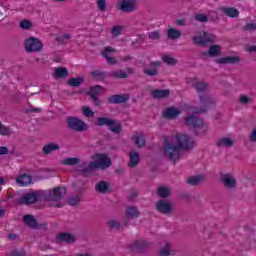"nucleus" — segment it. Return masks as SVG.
Listing matches in <instances>:
<instances>
[{
  "label": "nucleus",
  "mask_w": 256,
  "mask_h": 256,
  "mask_svg": "<svg viewBox=\"0 0 256 256\" xmlns=\"http://www.w3.org/2000/svg\"><path fill=\"white\" fill-rule=\"evenodd\" d=\"M65 193H67V190L65 188H54L50 191L49 199L50 201H61Z\"/></svg>",
  "instance_id": "13"
},
{
  "label": "nucleus",
  "mask_w": 256,
  "mask_h": 256,
  "mask_svg": "<svg viewBox=\"0 0 256 256\" xmlns=\"http://www.w3.org/2000/svg\"><path fill=\"white\" fill-rule=\"evenodd\" d=\"M156 209L159 213L169 215L173 211V204L167 200H160L156 203Z\"/></svg>",
  "instance_id": "10"
},
{
  "label": "nucleus",
  "mask_w": 256,
  "mask_h": 256,
  "mask_svg": "<svg viewBox=\"0 0 256 256\" xmlns=\"http://www.w3.org/2000/svg\"><path fill=\"white\" fill-rule=\"evenodd\" d=\"M77 237L72 233H60L56 237V243H75Z\"/></svg>",
  "instance_id": "12"
},
{
  "label": "nucleus",
  "mask_w": 256,
  "mask_h": 256,
  "mask_svg": "<svg viewBox=\"0 0 256 256\" xmlns=\"http://www.w3.org/2000/svg\"><path fill=\"white\" fill-rule=\"evenodd\" d=\"M219 11L220 13H223V15H226V17H239V10L233 7H220Z\"/></svg>",
  "instance_id": "17"
},
{
  "label": "nucleus",
  "mask_w": 256,
  "mask_h": 256,
  "mask_svg": "<svg viewBox=\"0 0 256 256\" xmlns=\"http://www.w3.org/2000/svg\"><path fill=\"white\" fill-rule=\"evenodd\" d=\"M96 125H98V127H108L112 133H116L117 135L121 133L122 129L119 122H116L114 119L109 117H99L97 119Z\"/></svg>",
  "instance_id": "3"
},
{
  "label": "nucleus",
  "mask_w": 256,
  "mask_h": 256,
  "mask_svg": "<svg viewBox=\"0 0 256 256\" xmlns=\"http://www.w3.org/2000/svg\"><path fill=\"white\" fill-rule=\"evenodd\" d=\"M215 40V35L207 34V32H200L193 37V41L196 45H207V43H214Z\"/></svg>",
  "instance_id": "7"
},
{
  "label": "nucleus",
  "mask_w": 256,
  "mask_h": 256,
  "mask_svg": "<svg viewBox=\"0 0 256 256\" xmlns=\"http://www.w3.org/2000/svg\"><path fill=\"white\" fill-rule=\"evenodd\" d=\"M126 217L128 219H137V217H139V211L137 208L129 206L126 208Z\"/></svg>",
  "instance_id": "31"
},
{
  "label": "nucleus",
  "mask_w": 256,
  "mask_h": 256,
  "mask_svg": "<svg viewBox=\"0 0 256 256\" xmlns=\"http://www.w3.org/2000/svg\"><path fill=\"white\" fill-rule=\"evenodd\" d=\"M239 101L240 103L244 104V105H247V103H253V100L249 97H247L246 95H241L239 97Z\"/></svg>",
  "instance_id": "51"
},
{
  "label": "nucleus",
  "mask_w": 256,
  "mask_h": 256,
  "mask_svg": "<svg viewBox=\"0 0 256 256\" xmlns=\"http://www.w3.org/2000/svg\"><path fill=\"white\" fill-rule=\"evenodd\" d=\"M159 255L160 256H169V255H171V244L166 243L163 247H161L160 250H159Z\"/></svg>",
  "instance_id": "38"
},
{
  "label": "nucleus",
  "mask_w": 256,
  "mask_h": 256,
  "mask_svg": "<svg viewBox=\"0 0 256 256\" xmlns=\"http://www.w3.org/2000/svg\"><path fill=\"white\" fill-rule=\"evenodd\" d=\"M68 129L71 131H76V133H83V131H87L88 126L83 120L70 116L66 119Z\"/></svg>",
  "instance_id": "4"
},
{
  "label": "nucleus",
  "mask_w": 256,
  "mask_h": 256,
  "mask_svg": "<svg viewBox=\"0 0 256 256\" xmlns=\"http://www.w3.org/2000/svg\"><path fill=\"white\" fill-rule=\"evenodd\" d=\"M25 255L24 251H19V250H13L11 253V256H23Z\"/></svg>",
  "instance_id": "55"
},
{
  "label": "nucleus",
  "mask_w": 256,
  "mask_h": 256,
  "mask_svg": "<svg viewBox=\"0 0 256 256\" xmlns=\"http://www.w3.org/2000/svg\"><path fill=\"white\" fill-rule=\"evenodd\" d=\"M203 179H205L203 176H193L188 178V183L189 185H199Z\"/></svg>",
  "instance_id": "41"
},
{
  "label": "nucleus",
  "mask_w": 256,
  "mask_h": 256,
  "mask_svg": "<svg viewBox=\"0 0 256 256\" xmlns=\"http://www.w3.org/2000/svg\"><path fill=\"white\" fill-rule=\"evenodd\" d=\"M168 39H179L181 37V30L175 28H169L167 31Z\"/></svg>",
  "instance_id": "34"
},
{
  "label": "nucleus",
  "mask_w": 256,
  "mask_h": 256,
  "mask_svg": "<svg viewBox=\"0 0 256 256\" xmlns=\"http://www.w3.org/2000/svg\"><path fill=\"white\" fill-rule=\"evenodd\" d=\"M111 53H115V49L111 47H105L102 51V55L107 60V63H109L110 65H115V63H117V60L111 57Z\"/></svg>",
  "instance_id": "19"
},
{
  "label": "nucleus",
  "mask_w": 256,
  "mask_h": 256,
  "mask_svg": "<svg viewBox=\"0 0 256 256\" xmlns=\"http://www.w3.org/2000/svg\"><path fill=\"white\" fill-rule=\"evenodd\" d=\"M195 147L193 137L185 133H176L169 141H166L163 148V155L172 163L181 159V151H191Z\"/></svg>",
  "instance_id": "1"
},
{
  "label": "nucleus",
  "mask_w": 256,
  "mask_h": 256,
  "mask_svg": "<svg viewBox=\"0 0 256 256\" xmlns=\"http://www.w3.org/2000/svg\"><path fill=\"white\" fill-rule=\"evenodd\" d=\"M159 197H169L171 195V189L169 187H160L158 188Z\"/></svg>",
  "instance_id": "39"
},
{
  "label": "nucleus",
  "mask_w": 256,
  "mask_h": 256,
  "mask_svg": "<svg viewBox=\"0 0 256 256\" xmlns=\"http://www.w3.org/2000/svg\"><path fill=\"white\" fill-rule=\"evenodd\" d=\"M93 79H95V81H103L105 79V77H107V74H105L104 72H101L99 70H94L91 73Z\"/></svg>",
  "instance_id": "36"
},
{
  "label": "nucleus",
  "mask_w": 256,
  "mask_h": 256,
  "mask_svg": "<svg viewBox=\"0 0 256 256\" xmlns=\"http://www.w3.org/2000/svg\"><path fill=\"white\" fill-rule=\"evenodd\" d=\"M194 21H198V23H207V21H209V16L207 14L204 13H196L193 16Z\"/></svg>",
  "instance_id": "35"
},
{
  "label": "nucleus",
  "mask_w": 256,
  "mask_h": 256,
  "mask_svg": "<svg viewBox=\"0 0 256 256\" xmlns=\"http://www.w3.org/2000/svg\"><path fill=\"white\" fill-rule=\"evenodd\" d=\"M94 161L91 162L86 170L83 171L84 175L86 171H95L97 169H109L111 167V158L106 154H95L91 157Z\"/></svg>",
  "instance_id": "2"
},
{
  "label": "nucleus",
  "mask_w": 256,
  "mask_h": 256,
  "mask_svg": "<svg viewBox=\"0 0 256 256\" xmlns=\"http://www.w3.org/2000/svg\"><path fill=\"white\" fill-rule=\"evenodd\" d=\"M8 238H9V239H15V234H9V235H8Z\"/></svg>",
  "instance_id": "59"
},
{
  "label": "nucleus",
  "mask_w": 256,
  "mask_h": 256,
  "mask_svg": "<svg viewBox=\"0 0 256 256\" xmlns=\"http://www.w3.org/2000/svg\"><path fill=\"white\" fill-rule=\"evenodd\" d=\"M111 33H112L113 37H119V35H121L123 33V26H114L111 29Z\"/></svg>",
  "instance_id": "43"
},
{
  "label": "nucleus",
  "mask_w": 256,
  "mask_h": 256,
  "mask_svg": "<svg viewBox=\"0 0 256 256\" xmlns=\"http://www.w3.org/2000/svg\"><path fill=\"white\" fill-rule=\"evenodd\" d=\"M107 225L110 229H119V227H121V224H119V222H117L116 220H109L107 222Z\"/></svg>",
  "instance_id": "48"
},
{
  "label": "nucleus",
  "mask_w": 256,
  "mask_h": 256,
  "mask_svg": "<svg viewBox=\"0 0 256 256\" xmlns=\"http://www.w3.org/2000/svg\"><path fill=\"white\" fill-rule=\"evenodd\" d=\"M61 149V146L57 143H48L45 146H43L42 151L44 155H51L53 151H59Z\"/></svg>",
  "instance_id": "24"
},
{
  "label": "nucleus",
  "mask_w": 256,
  "mask_h": 256,
  "mask_svg": "<svg viewBox=\"0 0 256 256\" xmlns=\"http://www.w3.org/2000/svg\"><path fill=\"white\" fill-rule=\"evenodd\" d=\"M82 113L84 117H95V112H93V110L87 106L82 107Z\"/></svg>",
  "instance_id": "42"
},
{
  "label": "nucleus",
  "mask_w": 256,
  "mask_h": 256,
  "mask_svg": "<svg viewBox=\"0 0 256 256\" xmlns=\"http://www.w3.org/2000/svg\"><path fill=\"white\" fill-rule=\"evenodd\" d=\"M95 189L98 193H109V183L106 181L98 182Z\"/></svg>",
  "instance_id": "32"
},
{
  "label": "nucleus",
  "mask_w": 256,
  "mask_h": 256,
  "mask_svg": "<svg viewBox=\"0 0 256 256\" xmlns=\"http://www.w3.org/2000/svg\"><path fill=\"white\" fill-rule=\"evenodd\" d=\"M81 83H83L82 77L70 78L68 80V85H70L71 87H79Z\"/></svg>",
  "instance_id": "40"
},
{
  "label": "nucleus",
  "mask_w": 256,
  "mask_h": 256,
  "mask_svg": "<svg viewBox=\"0 0 256 256\" xmlns=\"http://www.w3.org/2000/svg\"><path fill=\"white\" fill-rule=\"evenodd\" d=\"M148 38L152 41H157V39L161 38V33L159 31H153L148 34Z\"/></svg>",
  "instance_id": "47"
},
{
  "label": "nucleus",
  "mask_w": 256,
  "mask_h": 256,
  "mask_svg": "<svg viewBox=\"0 0 256 256\" xmlns=\"http://www.w3.org/2000/svg\"><path fill=\"white\" fill-rule=\"evenodd\" d=\"M109 103H127L129 94L113 95L108 99Z\"/></svg>",
  "instance_id": "25"
},
{
  "label": "nucleus",
  "mask_w": 256,
  "mask_h": 256,
  "mask_svg": "<svg viewBox=\"0 0 256 256\" xmlns=\"http://www.w3.org/2000/svg\"><path fill=\"white\" fill-rule=\"evenodd\" d=\"M130 160L128 162V166L133 168L139 165L140 156L137 151H131L129 154Z\"/></svg>",
  "instance_id": "26"
},
{
  "label": "nucleus",
  "mask_w": 256,
  "mask_h": 256,
  "mask_svg": "<svg viewBox=\"0 0 256 256\" xmlns=\"http://www.w3.org/2000/svg\"><path fill=\"white\" fill-rule=\"evenodd\" d=\"M79 163H81V159L79 157H68L61 160V165H67L68 167L79 165Z\"/></svg>",
  "instance_id": "29"
},
{
  "label": "nucleus",
  "mask_w": 256,
  "mask_h": 256,
  "mask_svg": "<svg viewBox=\"0 0 256 256\" xmlns=\"http://www.w3.org/2000/svg\"><path fill=\"white\" fill-rule=\"evenodd\" d=\"M250 141L256 143V128H254L250 134Z\"/></svg>",
  "instance_id": "54"
},
{
  "label": "nucleus",
  "mask_w": 256,
  "mask_h": 256,
  "mask_svg": "<svg viewBox=\"0 0 256 256\" xmlns=\"http://www.w3.org/2000/svg\"><path fill=\"white\" fill-rule=\"evenodd\" d=\"M103 92V87L100 85H96L91 88L90 95L96 105V107H99V99H97V95H100Z\"/></svg>",
  "instance_id": "21"
},
{
  "label": "nucleus",
  "mask_w": 256,
  "mask_h": 256,
  "mask_svg": "<svg viewBox=\"0 0 256 256\" xmlns=\"http://www.w3.org/2000/svg\"><path fill=\"white\" fill-rule=\"evenodd\" d=\"M21 29H31L33 27V24L29 20H23L20 22Z\"/></svg>",
  "instance_id": "49"
},
{
  "label": "nucleus",
  "mask_w": 256,
  "mask_h": 256,
  "mask_svg": "<svg viewBox=\"0 0 256 256\" xmlns=\"http://www.w3.org/2000/svg\"><path fill=\"white\" fill-rule=\"evenodd\" d=\"M3 215H5V211L4 210H0V217H3Z\"/></svg>",
  "instance_id": "61"
},
{
  "label": "nucleus",
  "mask_w": 256,
  "mask_h": 256,
  "mask_svg": "<svg viewBox=\"0 0 256 256\" xmlns=\"http://www.w3.org/2000/svg\"><path fill=\"white\" fill-rule=\"evenodd\" d=\"M64 39H71V35L69 34L64 35Z\"/></svg>",
  "instance_id": "60"
},
{
  "label": "nucleus",
  "mask_w": 256,
  "mask_h": 256,
  "mask_svg": "<svg viewBox=\"0 0 256 256\" xmlns=\"http://www.w3.org/2000/svg\"><path fill=\"white\" fill-rule=\"evenodd\" d=\"M133 73V68H128L125 70H115L110 73L112 77H116V79H127L129 75Z\"/></svg>",
  "instance_id": "16"
},
{
  "label": "nucleus",
  "mask_w": 256,
  "mask_h": 256,
  "mask_svg": "<svg viewBox=\"0 0 256 256\" xmlns=\"http://www.w3.org/2000/svg\"><path fill=\"white\" fill-rule=\"evenodd\" d=\"M76 256H91V254H77Z\"/></svg>",
  "instance_id": "62"
},
{
  "label": "nucleus",
  "mask_w": 256,
  "mask_h": 256,
  "mask_svg": "<svg viewBox=\"0 0 256 256\" xmlns=\"http://www.w3.org/2000/svg\"><path fill=\"white\" fill-rule=\"evenodd\" d=\"M98 9L100 11H105L107 9V1L106 0H97Z\"/></svg>",
  "instance_id": "50"
},
{
  "label": "nucleus",
  "mask_w": 256,
  "mask_h": 256,
  "mask_svg": "<svg viewBox=\"0 0 256 256\" xmlns=\"http://www.w3.org/2000/svg\"><path fill=\"white\" fill-rule=\"evenodd\" d=\"M244 31H256V24L255 23H248L244 27Z\"/></svg>",
  "instance_id": "53"
},
{
  "label": "nucleus",
  "mask_w": 256,
  "mask_h": 256,
  "mask_svg": "<svg viewBox=\"0 0 256 256\" xmlns=\"http://www.w3.org/2000/svg\"><path fill=\"white\" fill-rule=\"evenodd\" d=\"M220 181L224 185V187H226V189H235L237 187V179L233 174H221Z\"/></svg>",
  "instance_id": "9"
},
{
  "label": "nucleus",
  "mask_w": 256,
  "mask_h": 256,
  "mask_svg": "<svg viewBox=\"0 0 256 256\" xmlns=\"http://www.w3.org/2000/svg\"><path fill=\"white\" fill-rule=\"evenodd\" d=\"M117 6L122 13H135L139 9V2L137 0H118Z\"/></svg>",
  "instance_id": "5"
},
{
  "label": "nucleus",
  "mask_w": 256,
  "mask_h": 256,
  "mask_svg": "<svg viewBox=\"0 0 256 256\" xmlns=\"http://www.w3.org/2000/svg\"><path fill=\"white\" fill-rule=\"evenodd\" d=\"M33 111H34L35 113H39V111H41V109L36 108V109H34Z\"/></svg>",
  "instance_id": "63"
},
{
  "label": "nucleus",
  "mask_w": 256,
  "mask_h": 256,
  "mask_svg": "<svg viewBox=\"0 0 256 256\" xmlns=\"http://www.w3.org/2000/svg\"><path fill=\"white\" fill-rule=\"evenodd\" d=\"M185 123L190 127H194V129H203V131H207L208 129L207 124H205L201 118H197L196 116L185 117Z\"/></svg>",
  "instance_id": "8"
},
{
  "label": "nucleus",
  "mask_w": 256,
  "mask_h": 256,
  "mask_svg": "<svg viewBox=\"0 0 256 256\" xmlns=\"http://www.w3.org/2000/svg\"><path fill=\"white\" fill-rule=\"evenodd\" d=\"M170 93L171 92L167 89H153L150 91V95H152L154 99H165V97H169Z\"/></svg>",
  "instance_id": "18"
},
{
  "label": "nucleus",
  "mask_w": 256,
  "mask_h": 256,
  "mask_svg": "<svg viewBox=\"0 0 256 256\" xmlns=\"http://www.w3.org/2000/svg\"><path fill=\"white\" fill-rule=\"evenodd\" d=\"M32 181L33 178L27 174H22L16 178V183L17 185H20V187H27V185H30Z\"/></svg>",
  "instance_id": "20"
},
{
  "label": "nucleus",
  "mask_w": 256,
  "mask_h": 256,
  "mask_svg": "<svg viewBox=\"0 0 256 256\" xmlns=\"http://www.w3.org/2000/svg\"><path fill=\"white\" fill-rule=\"evenodd\" d=\"M209 86H207V84H205V82H197L195 85L196 90L201 93L203 91H207Z\"/></svg>",
  "instance_id": "44"
},
{
  "label": "nucleus",
  "mask_w": 256,
  "mask_h": 256,
  "mask_svg": "<svg viewBox=\"0 0 256 256\" xmlns=\"http://www.w3.org/2000/svg\"><path fill=\"white\" fill-rule=\"evenodd\" d=\"M0 135H11V128L3 125L0 122Z\"/></svg>",
  "instance_id": "46"
},
{
  "label": "nucleus",
  "mask_w": 256,
  "mask_h": 256,
  "mask_svg": "<svg viewBox=\"0 0 256 256\" xmlns=\"http://www.w3.org/2000/svg\"><path fill=\"white\" fill-rule=\"evenodd\" d=\"M213 103V98L208 95L200 96V104L203 108L192 110V113H205V107H209Z\"/></svg>",
  "instance_id": "11"
},
{
  "label": "nucleus",
  "mask_w": 256,
  "mask_h": 256,
  "mask_svg": "<svg viewBox=\"0 0 256 256\" xmlns=\"http://www.w3.org/2000/svg\"><path fill=\"white\" fill-rule=\"evenodd\" d=\"M239 61V56H226L218 58L216 63H219L220 65H235V63H239Z\"/></svg>",
  "instance_id": "14"
},
{
  "label": "nucleus",
  "mask_w": 256,
  "mask_h": 256,
  "mask_svg": "<svg viewBox=\"0 0 256 256\" xmlns=\"http://www.w3.org/2000/svg\"><path fill=\"white\" fill-rule=\"evenodd\" d=\"M68 75H69V70H67V68L59 67V68H55L54 70V76L58 77L59 79H63Z\"/></svg>",
  "instance_id": "33"
},
{
  "label": "nucleus",
  "mask_w": 256,
  "mask_h": 256,
  "mask_svg": "<svg viewBox=\"0 0 256 256\" xmlns=\"http://www.w3.org/2000/svg\"><path fill=\"white\" fill-rule=\"evenodd\" d=\"M132 141L137 145V147H145V134L136 132L132 136Z\"/></svg>",
  "instance_id": "22"
},
{
  "label": "nucleus",
  "mask_w": 256,
  "mask_h": 256,
  "mask_svg": "<svg viewBox=\"0 0 256 256\" xmlns=\"http://www.w3.org/2000/svg\"><path fill=\"white\" fill-rule=\"evenodd\" d=\"M1 185H5V179H3V177H0V186Z\"/></svg>",
  "instance_id": "58"
},
{
  "label": "nucleus",
  "mask_w": 256,
  "mask_h": 256,
  "mask_svg": "<svg viewBox=\"0 0 256 256\" xmlns=\"http://www.w3.org/2000/svg\"><path fill=\"white\" fill-rule=\"evenodd\" d=\"M216 145H217V147L229 148V147H233L234 142L231 138L224 137V138H220L219 140H217Z\"/></svg>",
  "instance_id": "30"
},
{
  "label": "nucleus",
  "mask_w": 256,
  "mask_h": 256,
  "mask_svg": "<svg viewBox=\"0 0 256 256\" xmlns=\"http://www.w3.org/2000/svg\"><path fill=\"white\" fill-rule=\"evenodd\" d=\"M37 199H39V196L35 192L27 193L25 194L21 201L22 203H25L26 205H29L31 203H36Z\"/></svg>",
  "instance_id": "23"
},
{
  "label": "nucleus",
  "mask_w": 256,
  "mask_h": 256,
  "mask_svg": "<svg viewBox=\"0 0 256 256\" xmlns=\"http://www.w3.org/2000/svg\"><path fill=\"white\" fill-rule=\"evenodd\" d=\"M79 201H81L79 196H74L69 198L68 203L69 205L75 206V205H79Z\"/></svg>",
  "instance_id": "52"
},
{
  "label": "nucleus",
  "mask_w": 256,
  "mask_h": 256,
  "mask_svg": "<svg viewBox=\"0 0 256 256\" xmlns=\"http://www.w3.org/2000/svg\"><path fill=\"white\" fill-rule=\"evenodd\" d=\"M24 223L29 227H33V228L37 227V221H35V218L31 215L24 216Z\"/></svg>",
  "instance_id": "37"
},
{
  "label": "nucleus",
  "mask_w": 256,
  "mask_h": 256,
  "mask_svg": "<svg viewBox=\"0 0 256 256\" xmlns=\"http://www.w3.org/2000/svg\"><path fill=\"white\" fill-rule=\"evenodd\" d=\"M246 51H248L249 53H253L256 51V46L255 45L247 46Z\"/></svg>",
  "instance_id": "56"
},
{
  "label": "nucleus",
  "mask_w": 256,
  "mask_h": 256,
  "mask_svg": "<svg viewBox=\"0 0 256 256\" xmlns=\"http://www.w3.org/2000/svg\"><path fill=\"white\" fill-rule=\"evenodd\" d=\"M7 153H9V150L7 149V147L0 146V155H7Z\"/></svg>",
  "instance_id": "57"
},
{
  "label": "nucleus",
  "mask_w": 256,
  "mask_h": 256,
  "mask_svg": "<svg viewBox=\"0 0 256 256\" xmlns=\"http://www.w3.org/2000/svg\"><path fill=\"white\" fill-rule=\"evenodd\" d=\"M161 63L159 62H152L151 67L144 70V74L148 75L149 77H155L159 71L157 70V67H159Z\"/></svg>",
  "instance_id": "27"
},
{
  "label": "nucleus",
  "mask_w": 256,
  "mask_h": 256,
  "mask_svg": "<svg viewBox=\"0 0 256 256\" xmlns=\"http://www.w3.org/2000/svg\"><path fill=\"white\" fill-rule=\"evenodd\" d=\"M24 47L27 53H39L43 49V43L35 37H30L25 40Z\"/></svg>",
  "instance_id": "6"
},
{
  "label": "nucleus",
  "mask_w": 256,
  "mask_h": 256,
  "mask_svg": "<svg viewBox=\"0 0 256 256\" xmlns=\"http://www.w3.org/2000/svg\"><path fill=\"white\" fill-rule=\"evenodd\" d=\"M180 114L181 110L175 107L166 108L163 111V117H166V119H175L176 117H179Z\"/></svg>",
  "instance_id": "15"
},
{
  "label": "nucleus",
  "mask_w": 256,
  "mask_h": 256,
  "mask_svg": "<svg viewBox=\"0 0 256 256\" xmlns=\"http://www.w3.org/2000/svg\"><path fill=\"white\" fill-rule=\"evenodd\" d=\"M162 61H164V63H167V65H175V63H177V60L169 55L163 56Z\"/></svg>",
  "instance_id": "45"
},
{
  "label": "nucleus",
  "mask_w": 256,
  "mask_h": 256,
  "mask_svg": "<svg viewBox=\"0 0 256 256\" xmlns=\"http://www.w3.org/2000/svg\"><path fill=\"white\" fill-rule=\"evenodd\" d=\"M204 55L210 57H221V46L219 45H212L209 48L208 52H205Z\"/></svg>",
  "instance_id": "28"
}]
</instances>
